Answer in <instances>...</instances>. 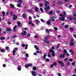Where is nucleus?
I'll return each mask as SVG.
<instances>
[{
	"label": "nucleus",
	"mask_w": 76,
	"mask_h": 76,
	"mask_svg": "<svg viewBox=\"0 0 76 76\" xmlns=\"http://www.w3.org/2000/svg\"><path fill=\"white\" fill-rule=\"evenodd\" d=\"M60 16H61L62 18H59V20H62V21H64L65 20V17H64V16L61 14H60Z\"/></svg>",
	"instance_id": "nucleus-1"
},
{
	"label": "nucleus",
	"mask_w": 76,
	"mask_h": 76,
	"mask_svg": "<svg viewBox=\"0 0 76 76\" xmlns=\"http://www.w3.org/2000/svg\"><path fill=\"white\" fill-rule=\"evenodd\" d=\"M52 52V55L53 57H55L56 55L55 54V52H54V51L53 50V49H50V52H49V53H50Z\"/></svg>",
	"instance_id": "nucleus-2"
},
{
	"label": "nucleus",
	"mask_w": 76,
	"mask_h": 76,
	"mask_svg": "<svg viewBox=\"0 0 76 76\" xmlns=\"http://www.w3.org/2000/svg\"><path fill=\"white\" fill-rule=\"evenodd\" d=\"M28 29V28H24V29H22V31H23L24 33H21V34L22 35H26V34H27V33L26 32V31H25L26 30H27Z\"/></svg>",
	"instance_id": "nucleus-3"
},
{
	"label": "nucleus",
	"mask_w": 76,
	"mask_h": 76,
	"mask_svg": "<svg viewBox=\"0 0 76 76\" xmlns=\"http://www.w3.org/2000/svg\"><path fill=\"white\" fill-rule=\"evenodd\" d=\"M48 9H50V6L48 5L46 8L44 7V10H45L46 12H48L49 10Z\"/></svg>",
	"instance_id": "nucleus-4"
},
{
	"label": "nucleus",
	"mask_w": 76,
	"mask_h": 76,
	"mask_svg": "<svg viewBox=\"0 0 76 76\" xmlns=\"http://www.w3.org/2000/svg\"><path fill=\"white\" fill-rule=\"evenodd\" d=\"M31 74L32 76H37V74H36V72L34 71H32L31 72Z\"/></svg>",
	"instance_id": "nucleus-5"
},
{
	"label": "nucleus",
	"mask_w": 76,
	"mask_h": 76,
	"mask_svg": "<svg viewBox=\"0 0 76 76\" xmlns=\"http://www.w3.org/2000/svg\"><path fill=\"white\" fill-rule=\"evenodd\" d=\"M17 15H14L13 16V19L14 20H15L17 18Z\"/></svg>",
	"instance_id": "nucleus-6"
},
{
	"label": "nucleus",
	"mask_w": 76,
	"mask_h": 76,
	"mask_svg": "<svg viewBox=\"0 0 76 76\" xmlns=\"http://www.w3.org/2000/svg\"><path fill=\"white\" fill-rule=\"evenodd\" d=\"M22 69V67H21V66H19L17 68V69H18L19 71H20Z\"/></svg>",
	"instance_id": "nucleus-7"
},
{
	"label": "nucleus",
	"mask_w": 76,
	"mask_h": 76,
	"mask_svg": "<svg viewBox=\"0 0 76 76\" xmlns=\"http://www.w3.org/2000/svg\"><path fill=\"white\" fill-rule=\"evenodd\" d=\"M66 55V54H63V55H61L60 56V58H65V57H64V55Z\"/></svg>",
	"instance_id": "nucleus-8"
},
{
	"label": "nucleus",
	"mask_w": 76,
	"mask_h": 76,
	"mask_svg": "<svg viewBox=\"0 0 76 76\" xmlns=\"http://www.w3.org/2000/svg\"><path fill=\"white\" fill-rule=\"evenodd\" d=\"M35 21L36 22V24L37 25L38 24V23H40V21H39L38 20H35Z\"/></svg>",
	"instance_id": "nucleus-9"
},
{
	"label": "nucleus",
	"mask_w": 76,
	"mask_h": 76,
	"mask_svg": "<svg viewBox=\"0 0 76 76\" xmlns=\"http://www.w3.org/2000/svg\"><path fill=\"white\" fill-rule=\"evenodd\" d=\"M44 41L47 44H50V41L48 40H44Z\"/></svg>",
	"instance_id": "nucleus-10"
},
{
	"label": "nucleus",
	"mask_w": 76,
	"mask_h": 76,
	"mask_svg": "<svg viewBox=\"0 0 76 76\" xmlns=\"http://www.w3.org/2000/svg\"><path fill=\"white\" fill-rule=\"evenodd\" d=\"M49 38H50V36H48L45 37L44 39L45 40H46V39H49Z\"/></svg>",
	"instance_id": "nucleus-11"
},
{
	"label": "nucleus",
	"mask_w": 76,
	"mask_h": 76,
	"mask_svg": "<svg viewBox=\"0 0 76 76\" xmlns=\"http://www.w3.org/2000/svg\"><path fill=\"white\" fill-rule=\"evenodd\" d=\"M51 21V20H49L47 22V24L48 25H50V21Z\"/></svg>",
	"instance_id": "nucleus-12"
},
{
	"label": "nucleus",
	"mask_w": 76,
	"mask_h": 76,
	"mask_svg": "<svg viewBox=\"0 0 76 76\" xmlns=\"http://www.w3.org/2000/svg\"><path fill=\"white\" fill-rule=\"evenodd\" d=\"M17 24L19 26V27H20V26H21V23L20 22H18L17 23Z\"/></svg>",
	"instance_id": "nucleus-13"
},
{
	"label": "nucleus",
	"mask_w": 76,
	"mask_h": 76,
	"mask_svg": "<svg viewBox=\"0 0 76 76\" xmlns=\"http://www.w3.org/2000/svg\"><path fill=\"white\" fill-rule=\"evenodd\" d=\"M45 3H46V4H45V6H47V4H50V2H49V1H46L45 2Z\"/></svg>",
	"instance_id": "nucleus-14"
},
{
	"label": "nucleus",
	"mask_w": 76,
	"mask_h": 76,
	"mask_svg": "<svg viewBox=\"0 0 76 76\" xmlns=\"http://www.w3.org/2000/svg\"><path fill=\"white\" fill-rule=\"evenodd\" d=\"M29 24H31V26H34V23H32V21H29Z\"/></svg>",
	"instance_id": "nucleus-15"
},
{
	"label": "nucleus",
	"mask_w": 76,
	"mask_h": 76,
	"mask_svg": "<svg viewBox=\"0 0 76 76\" xmlns=\"http://www.w3.org/2000/svg\"><path fill=\"white\" fill-rule=\"evenodd\" d=\"M34 47L37 50H39V48H38V47L37 46L35 45L34 46Z\"/></svg>",
	"instance_id": "nucleus-16"
},
{
	"label": "nucleus",
	"mask_w": 76,
	"mask_h": 76,
	"mask_svg": "<svg viewBox=\"0 0 76 76\" xmlns=\"http://www.w3.org/2000/svg\"><path fill=\"white\" fill-rule=\"evenodd\" d=\"M2 16L4 17V18H5L4 16V15H5V12H2Z\"/></svg>",
	"instance_id": "nucleus-17"
},
{
	"label": "nucleus",
	"mask_w": 76,
	"mask_h": 76,
	"mask_svg": "<svg viewBox=\"0 0 76 76\" xmlns=\"http://www.w3.org/2000/svg\"><path fill=\"white\" fill-rule=\"evenodd\" d=\"M10 6H11V8H14L15 7V6H14V5L12 4H10Z\"/></svg>",
	"instance_id": "nucleus-18"
},
{
	"label": "nucleus",
	"mask_w": 76,
	"mask_h": 76,
	"mask_svg": "<svg viewBox=\"0 0 76 76\" xmlns=\"http://www.w3.org/2000/svg\"><path fill=\"white\" fill-rule=\"evenodd\" d=\"M26 15L25 14H23V18H26Z\"/></svg>",
	"instance_id": "nucleus-19"
},
{
	"label": "nucleus",
	"mask_w": 76,
	"mask_h": 76,
	"mask_svg": "<svg viewBox=\"0 0 76 76\" xmlns=\"http://www.w3.org/2000/svg\"><path fill=\"white\" fill-rule=\"evenodd\" d=\"M70 45L71 46H74V43L73 42H70Z\"/></svg>",
	"instance_id": "nucleus-20"
},
{
	"label": "nucleus",
	"mask_w": 76,
	"mask_h": 76,
	"mask_svg": "<svg viewBox=\"0 0 76 76\" xmlns=\"http://www.w3.org/2000/svg\"><path fill=\"white\" fill-rule=\"evenodd\" d=\"M6 30L7 31H12V29H10V28H7Z\"/></svg>",
	"instance_id": "nucleus-21"
},
{
	"label": "nucleus",
	"mask_w": 76,
	"mask_h": 76,
	"mask_svg": "<svg viewBox=\"0 0 76 76\" xmlns=\"http://www.w3.org/2000/svg\"><path fill=\"white\" fill-rule=\"evenodd\" d=\"M63 13L64 14L65 16H67V14H66V12L64 11L63 12Z\"/></svg>",
	"instance_id": "nucleus-22"
},
{
	"label": "nucleus",
	"mask_w": 76,
	"mask_h": 76,
	"mask_svg": "<svg viewBox=\"0 0 76 76\" xmlns=\"http://www.w3.org/2000/svg\"><path fill=\"white\" fill-rule=\"evenodd\" d=\"M70 31L71 32H72V31H73V28L70 27Z\"/></svg>",
	"instance_id": "nucleus-23"
},
{
	"label": "nucleus",
	"mask_w": 76,
	"mask_h": 76,
	"mask_svg": "<svg viewBox=\"0 0 76 76\" xmlns=\"http://www.w3.org/2000/svg\"><path fill=\"white\" fill-rule=\"evenodd\" d=\"M1 40H4L5 39V37H1Z\"/></svg>",
	"instance_id": "nucleus-24"
},
{
	"label": "nucleus",
	"mask_w": 76,
	"mask_h": 76,
	"mask_svg": "<svg viewBox=\"0 0 76 76\" xmlns=\"http://www.w3.org/2000/svg\"><path fill=\"white\" fill-rule=\"evenodd\" d=\"M76 12H74V11L73 12V16H74V17H76Z\"/></svg>",
	"instance_id": "nucleus-25"
},
{
	"label": "nucleus",
	"mask_w": 76,
	"mask_h": 76,
	"mask_svg": "<svg viewBox=\"0 0 76 76\" xmlns=\"http://www.w3.org/2000/svg\"><path fill=\"white\" fill-rule=\"evenodd\" d=\"M40 20L41 21V22H43V23H45V20L43 19H40Z\"/></svg>",
	"instance_id": "nucleus-26"
},
{
	"label": "nucleus",
	"mask_w": 76,
	"mask_h": 76,
	"mask_svg": "<svg viewBox=\"0 0 76 76\" xmlns=\"http://www.w3.org/2000/svg\"><path fill=\"white\" fill-rule=\"evenodd\" d=\"M36 69L37 67H36L35 66L33 68V70H36Z\"/></svg>",
	"instance_id": "nucleus-27"
},
{
	"label": "nucleus",
	"mask_w": 76,
	"mask_h": 76,
	"mask_svg": "<svg viewBox=\"0 0 76 76\" xmlns=\"http://www.w3.org/2000/svg\"><path fill=\"white\" fill-rule=\"evenodd\" d=\"M16 26H15L14 27V30H13V31H14V32H15V29H16Z\"/></svg>",
	"instance_id": "nucleus-28"
},
{
	"label": "nucleus",
	"mask_w": 76,
	"mask_h": 76,
	"mask_svg": "<svg viewBox=\"0 0 76 76\" xmlns=\"http://www.w3.org/2000/svg\"><path fill=\"white\" fill-rule=\"evenodd\" d=\"M54 29L55 31H57L58 30V28L56 27H54Z\"/></svg>",
	"instance_id": "nucleus-29"
},
{
	"label": "nucleus",
	"mask_w": 76,
	"mask_h": 76,
	"mask_svg": "<svg viewBox=\"0 0 76 76\" xmlns=\"http://www.w3.org/2000/svg\"><path fill=\"white\" fill-rule=\"evenodd\" d=\"M45 57H46V55H44L42 57L43 59H45Z\"/></svg>",
	"instance_id": "nucleus-30"
},
{
	"label": "nucleus",
	"mask_w": 76,
	"mask_h": 76,
	"mask_svg": "<svg viewBox=\"0 0 76 76\" xmlns=\"http://www.w3.org/2000/svg\"><path fill=\"white\" fill-rule=\"evenodd\" d=\"M38 7H36L35 8V10L36 11V12H38Z\"/></svg>",
	"instance_id": "nucleus-31"
},
{
	"label": "nucleus",
	"mask_w": 76,
	"mask_h": 76,
	"mask_svg": "<svg viewBox=\"0 0 76 76\" xmlns=\"http://www.w3.org/2000/svg\"><path fill=\"white\" fill-rule=\"evenodd\" d=\"M17 6L18 7H21V5H20V4H18L17 5Z\"/></svg>",
	"instance_id": "nucleus-32"
},
{
	"label": "nucleus",
	"mask_w": 76,
	"mask_h": 76,
	"mask_svg": "<svg viewBox=\"0 0 76 76\" xmlns=\"http://www.w3.org/2000/svg\"><path fill=\"white\" fill-rule=\"evenodd\" d=\"M58 63H60V64H61L63 63L62 61H58Z\"/></svg>",
	"instance_id": "nucleus-33"
},
{
	"label": "nucleus",
	"mask_w": 76,
	"mask_h": 76,
	"mask_svg": "<svg viewBox=\"0 0 76 76\" xmlns=\"http://www.w3.org/2000/svg\"><path fill=\"white\" fill-rule=\"evenodd\" d=\"M64 54H65V55H66L67 56H69V54L67 52H66V53Z\"/></svg>",
	"instance_id": "nucleus-34"
},
{
	"label": "nucleus",
	"mask_w": 76,
	"mask_h": 76,
	"mask_svg": "<svg viewBox=\"0 0 76 76\" xmlns=\"http://www.w3.org/2000/svg\"><path fill=\"white\" fill-rule=\"evenodd\" d=\"M15 52H16V51L15 50H13V56H15Z\"/></svg>",
	"instance_id": "nucleus-35"
},
{
	"label": "nucleus",
	"mask_w": 76,
	"mask_h": 76,
	"mask_svg": "<svg viewBox=\"0 0 76 76\" xmlns=\"http://www.w3.org/2000/svg\"><path fill=\"white\" fill-rule=\"evenodd\" d=\"M27 11H28V12H33V10H28Z\"/></svg>",
	"instance_id": "nucleus-36"
},
{
	"label": "nucleus",
	"mask_w": 76,
	"mask_h": 76,
	"mask_svg": "<svg viewBox=\"0 0 76 76\" xmlns=\"http://www.w3.org/2000/svg\"><path fill=\"white\" fill-rule=\"evenodd\" d=\"M1 52H4V51H5V50H4V49H1Z\"/></svg>",
	"instance_id": "nucleus-37"
},
{
	"label": "nucleus",
	"mask_w": 76,
	"mask_h": 76,
	"mask_svg": "<svg viewBox=\"0 0 76 76\" xmlns=\"http://www.w3.org/2000/svg\"><path fill=\"white\" fill-rule=\"evenodd\" d=\"M53 12L52 11H50V12L49 13H50L51 15H52V14H53Z\"/></svg>",
	"instance_id": "nucleus-38"
},
{
	"label": "nucleus",
	"mask_w": 76,
	"mask_h": 76,
	"mask_svg": "<svg viewBox=\"0 0 76 76\" xmlns=\"http://www.w3.org/2000/svg\"><path fill=\"white\" fill-rule=\"evenodd\" d=\"M12 37L13 39L16 38V36H13Z\"/></svg>",
	"instance_id": "nucleus-39"
},
{
	"label": "nucleus",
	"mask_w": 76,
	"mask_h": 76,
	"mask_svg": "<svg viewBox=\"0 0 76 76\" xmlns=\"http://www.w3.org/2000/svg\"><path fill=\"white\" fill-rule=\"evenodd\" d=\"M46 31L47 32L48 34H49V30H48L47 29H45Z\"/></svg>",
	"instance_id": "nucleus-40"
},
{
	"label": "nucleus",
	"mask_w": 76,
	"mask_h": 76,
	"mask_svg": "<svg viewBox=\"0 0 76 76\" xmlns=\"http://www.w3.org/2000/svg\"><path fill=\"white\" fill-rule=\"evenodd\" d=\"M70 41H71L70 42H73V41H74V39H73V38Z\"/></svg>",
	"instance_id": "nucleus-41"
},
{
	"label": "nucleus",
	"mask_w": 76,
	"mask_h": 76,
	"mask_svg": "<svg viewBox=\"0 0 76 76\" xmlns=\"http://www.w3.org/2000/svg\"><path fill=\"white\" fill-rule=\"evenodd\" d=\"M26 48H25V50H27V48H28V45H25Z\"/></svg>",
	"instance_id": "nucleus-42"
},
{
	"label": "nucleus",
	"mask_w": 76,
	"mask_h": 76,
	"mask_svg": "<svg viewBox=\"0 0 76 76\" xmlns=\"http://www.w3.org/2000/svg\"><path fill=\"white\" fill-rule=\"evenodd\" d=\"M69 19L70 20H73V19H72V17H70L69 18Z\"/></svg>",
	"instance_id": "nucleus-43"
},
{
	"label": "nucleus",
	"mask_w": 76,
	"mask_h": 76,
	"mask_svg": "<svg viewBox=\"0 0 76 76\" xmlns=\"http://www.w3.org/2000/svg\"><path fill=\"white\" fill-rule=\"evenodd\" d=\"M25 67L26 68H28V67H29V65H28V64L27 65L25 66Z\"/></svg>",
	"instance_id": "nucleus-44"
},
{
	"label": "nucleus",
	"mask_w": 76,
	"mask_h": 76,
	"mask_svg": "<svg viewBox=\"0 0 76 76\" xmlns=\"http://www.w3.org/2000/svg\"><path fill=\"white\" fill-rule=\"evenodd\" d=\"M64 52L65 53H67V50L66 49H64Z\"/></svg>",
	"instance_id": "nucleus-45"
},
{
	"label": "nucleus",
	"mask_w": 76,
	"mask_h": 76,
	"mask_svg": "<svg viewBox=\"0 0 76 76\" xmlns=\"http://www.w3.org/2000/svg\"><path fill=\"white\" fill-rule=\"evenodd\" d=\"M64 28H68V25H66L64 26Z\"/></svg>",
	"instance_id": "nucleus-46"
},
{
	"label": "nucleus",
	"mask_w": 76,
	"mask_h": 76,
	"mask_svg": "<svg viewBox=\"0 0 76 76\" xmlns=\"http://www.w3.org/2000/svg\"><path fill=\"white\" fill-rule=\"evenodd\" d=\"M28 66H32V64H28Z\"/></svg>",
	"instance_id": "nucleus-47"
},
{
	"label": "nucleus",
	"mask_w": 76,
	"mask_h": 76,
	"mask_svg": "<svg viewBox=\"0 0 76 76\" xmlns=\"http://www.w3.org/2000/svg\"><path fill=\"white\" fill-rule=\"evenodd\" d=\"M40 10L41 12H44V10H43V9H42V8H41L40 9Z\"/></svg>",
	"instance_id": "nucleus-48"
},
{
	"label": "nucleus",
	"mask_w": 76,
	"mask_h": 76,
	"mask_svg": "<svg viewBox=\"0 0 76 76\" xmlns=\"http://www.w3.org/2000/svg\"><path fill=\"white\" fill-rule=\"evenodd\" d=\"M64 63H62V64H61V66H62V67H64Z\"/></svg>",
	"instance_id": "nucleus-49"
},
{
	"label": "nucleus",
	"mask_w": 76,
	"mask_h": 76,
	"mask_svg": "<svg viewBox=\"0 0 76 76\" xmlns=\"http://www.w3.org/2000/svg\"><path fill=\"white\" fill-rule=\"evenodd\" d=\"M75 64V62H72V66H74Z\"/></svg>",
	"instance_id": "nucleus-50"
},
{
	"label": "nucleus",
	"mask_w": 76,
	"mask_h": 76,
	"mask_svg": "<svg viewBox=\"0 0 76 76\" xmlns=\"http://www.w3.org/2000/svg\"><path fill=\"white\" fill-rule=\"evenodd\" d=\"M53 65L54 66H56V65H57V63H56V62H54L53 63Z\"/></svg>",
	"instance_id": "nucleus-51"
},
{
	"label": "nucleus",
	"mask_w": 76,
	"mask_h": 76,
	"mask_svg": "<svg viewBox=\"0 0 76 76\" xmlns=\"http://www.w3.org/2000/svg\"><path fill=\"white\" fill-rule=\"evenodd\" d=\"M46 61H50V59H46Z\"/></svg>",
	"instance_id": "nucleus-52"
},
{
	"label": "nucleus",
	"mask_w": 76,
	"mask_h": 76,
	"mask_svg": "<svg viewBox=\"0 0 76 76\" xmlns=\"http://www.w3.org/2000/svg\"><path fill=\"white\" fill-rule=\"evenodd\" d=\"M67 65H70V62H68L67 64Z\"/></svg>",
	"instance_id": "nucleus-53"
},
{
	"label": "nucleus",
	"mask_w": 76,
	"mask_h": 76,
	"mask_svg": "<svg viewBox=\"0 0 76 76\" xmlns=\"http://www.w3.org/2000/svg\"><path fill=\"white\" fill-rule=\"evenodd\" d=\"M26 57H29V56H28V54L26 53Z\"/></svg>",
	"instance_id": "nucleus-54"
},
{
	"label": "nucleus",
	"mask_w": 76,
	"mask_h": 76,
	"mask_svg": "<svg viewBox=\"0 0 76 76\" xmlns=\"http://www.w3.org/2000/svg\"><path fill=\"white\" fill-rule=\"evenodd\" d=\"M22 46L23 47H25V44H23L22 45Z\"/></svg>",
	"instance_id": "nucleus-55"
},
{
	"label": "nucleus",
	"mask_w": 76,
	"mask_h": 76,
	"mask_svg": "<svg viewBox=\"0 0 76 76\" xmlns=\"http://www.w3.org/2000/svg\"><path fill=\"white\" fill-rule=\"evenodd\" d=\"M69 51L70 53H72V52H73V51L72 50H69Z\"/></svg>",
	"instance_id": "nucleus-56"
},
{
	"label": "nucleus",
	"mask_w": 76,
	"mask_h": 76,
	"mask_svg": "<svg viewBox=\"0 0 76 76\" xmlns=\"http://www.w3.org/2000/svg\"><path fill=\"white\" fill-rule=\"evenodd\" d=\"M53 66H54V65L53 64H52L51 65L50 67L51 68H52V67H53Z\"/></svg>",
	"instance_id": "nucleus-57"
},
{
	"label": "nucleus",
	"mask_w": 76,
	"mask_h": 76,
	"mask_svg": "<svg viewBox=\"0 0 76 76\" xmlns=\"http://www.w3.org/2000/svg\"><path fill=\"white\" fill-rule=\"evenodd\" d=\"M73 36H74V37L75 38H76V35L75 34H73Z\"/></svg>",
	"instance_id": "nucleus-58"
},
{
	"label": "nucleus",
	"mask_w": 76,
	"mask_h": 76,
	"mask_svg": "<svg viewBox=\"0 0 76 76\" xmlns=\"http://www.w3.org/2000/svg\"><path fill=\"white\" fill-rule=\"evenodd\" d=\"M67 60V58H66L64 59V61H66Z\"/></svg>",
	"instance_id": "nucleus-59"
},
{
	"label": "nucleus",
	"mask_w": 76,
	"mask_h": 76,
	"mask_svg": "<svg viewBox=\"0 0 76 76\" xmlns=\"http://www.w3.org/2000/svg\"><path fill=\"white\" fill-rule=\"evenodd\" d=\"M48 56L49 57H51V55L49 53H48Z\"/></svg>",
	"instance_id": "nucleus-60"
},
{
	"label": "nucleus",
	"mask_w": 76,
	"mask_h": 76,
	"mask_svg": "<svg viewBox=\"0 0 76 76\" xmlns=\"http://www.w3.org/2000/svg\"><path fill=\"white\" fill-rule=\"evenodd\" d=\"M58 75L59 76H61V73H58Z\"/></svg>",
	"instance_id": "nucleus-61"
},
{
	"label": "nucleus",
	"mask_w": 76,
	"mask_h": 76,
	"mask_svg": "<svg viewBox=\"0 0 76 76\" xmlns=\"http://www.w3.org/2000/svg\"><path fill=\"white\" fill-rule=\"evenodd\" d=\"M69 61H73V59H69Z\"/></svg>",
	"instance_id": "nucleus-62"
},
{
	"label": "nucleus",
	"mask_w": 76,
	"mask_h": 76,
	"mask_svg": "<svg viewBox=\"0 0 76 76\" xmlns=\"http://www.w3.org/2000/svg\"><path fill=\"white\" fill-rule=\"evenodd\" d=\"M56 13H60V11H59V10H58L56 11Z\"/></svg>",
	"instance_id": "nucleus-63"
},
{
	"label": "nucleus",
	"mask_w": 76,
	"mask_h": 76,
	"mask_svg": "<svg viewBox=\"0 0 76 76\" xmlns=\"http://www.w3.org/2000/svg\"><path fill=\"white\" fill-rule=\"evenodd\" d=\"M73 19L74 20H76V18L75 17H73Z\"/></svg>",
	"instance_id": "nucleus-64"
}]
</instances>
